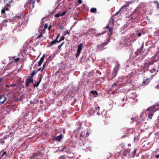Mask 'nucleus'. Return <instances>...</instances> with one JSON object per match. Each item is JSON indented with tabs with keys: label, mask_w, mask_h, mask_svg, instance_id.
Here are the masks:
<instances>
[{
	"label": "nucleus",
	"mask_w": 159,
	"mask_h": 159,
	"mask_svg": "<svg viewBox=\"0 0 159 159\" xmlns=\"http://www.w3.org/2000/svg\"><path fill=\"white\" fill-rule=\"evenodd\" d=\"M89 135V134L88 130H84V129L82 128L80 134V139L82 140L84 138L87 137Z\"/></svg>",
	"instance_id": "1"
},
{
	"label": "nucleus",
	"mask_w": 159,
	"mask_h": 159,
	"mask_svg": "<svg viewBox=\"0 0 159 159\" xmlns=\"http://www.w3.org/2000/svg\"><path fill=\"white\" fill-rule=\"evenodd\" d=\"M111 21V22H110L109 23L106 27V28L107 29L109 32L111 34L113 31L114 24L113 19L112 17H111L110 19V21Z\"/></svg>",
	"instance_id": "2"
},
{
	"label": "nucleus",
	"mask_w": 159,
	"mask_h": 159,
	"mask_svg": "<svg viewBox=\"0 0 159 159\" xmlns=\"http://www.w3.org/2000/svg\"><path fill=\"white\" fill-rule=\"evenodd\" d=\"M70 147L67 145L66 146H62L60 147V151L61 152H65L68 154L70 152Z\"/></svg>",
	"instance_id": "3"
},
{
	"label": "nucleus",
	"mask_w": 159,
	"mask_h": 159,
	"mask_svg": "<svg viewBox=\"0 0 159 159\" xmlns=\"http://www.w3.org/2000/svg\"><path fill=\"white\" fill-rule=\"evenodd\" d=\"M155 108V106H153L148 107L147 109V111H150L151 112L150 113H148V117L147 120H148L149 119H152V117L154 114L153 110Z\"/></svg>",
	"instance_id": "4"
},
{
	"label": "nucleus",
	"mask_w": 159,
	"mask_h": 159,
	"mask_svg": "<svg viewBox=\"0 0 159 159\" xmlns=\"http://www.w3.org/2000/svg\"><path fill=\"white\" fill-rule=\"evenodd\" d=\"M42 78V74H39L38 77V78L37 80V81H36L35 84H34V87H35V86L37 87L39 86V83L41 81Z\"/></svg>",
	"instance_id": "5"
},
{
	"label": "nucleus",
	"mask_w": 159,
	"mask_h": 159,
	"mask_svg": "<svg viewBox=\"0 0 159 159\" xmlns=\"http://www.w3.org/2000/svg\"><path fill=\"white\" fill-rule=\"evenodd\" d=\"M83 48V45L82 43L80 44L78 46L77 52L75 55L76 57H78L79 56Z\"/></svg>",
	"instance_id": "6"
},
{
	"label": "nucleus",
	"mask_w": 159,
	"mask_h": 159,
	"mask_svg": "<svg viewBox=\"0 0 159 159\" xmlns=\"http://www.w3.org/2000/svg\"><path fill=\"white\" fill-rule=\"evenodd\" d=\"M81 129L82 128L80 127L74 131L73 133L76 138L80 137V131H81Z\"/></svg>",
	"instance_id": "7"
},
{
	"label": "nucleus",
	"mask_w": 159,
	"mask_h": 159,
	"mask_svg": "<svg viewBox=\"0 0 159 159\" xmlns=\"http://www.w3.org/2000/svg\"><path fill=\"white\" fill-rule=\"evenodd\" d=\"M128 42L127 39H122L120 43V48H123L124 47L128 45Z\"/></svg>",
	"instance_id": "8"
},
{
	"label": "nucleus",
	"mask_w": 159,
	"mask_h": 159,
	"mask_svg": "<svg viewBox=\"0 0 159 159\" xmlns=\"http://www.w3.org/2000/svg\"><path fill=\"white\" fill-rule=\"evenodd\" d=\"M93 33V34L96 37H98L99 35H102L105 33V31L102 32V33H98L95 29H92L90 30Z\"/></svg>",
	"instance_id": "9"
},
{
	"label": "nucleus",
	"mask_w": 159,
	"mask_h": 159,
	"mask_svg": "<svg viewBox=\"0 0 159 159\" xmlns=\"http://www.w3.org/2000/svg\"><path fill=\"white\" fill-rule=\"evenodd\" d=\"M26 87H28L30 83H33V78L31 77L27 78L26 80Z\"/></svg>",
	"instance_id": "10"
},
{
	"label": "nucleus",
	"mask_w": 159,
	"mask_h": 159,
	"mask_svg": "<svg viewBox=\"0 0 159 159\" xmlns=\"http://www.w3.org/2000/svg\"><path fill=\"white\" fill-rule=\"evenodd\" d=\"M156 57H153L151 59V60L148 62V64L149 65H152L155 62H157L158 61V58H156Z\"/></svg>",
	"instance_id": "11"
},
{
	"label": "nucleus",
	"mask_w": 159,
	"mask_h": 159,
	"mask_svg": "<svg viewBox=\"0 0 159 159\" xmlns=\"http://www.w3.org/2000/svg\"><path fill=\"white\" fill-rule=\"evenodd\" d=\"M62 137V135L60 134L58 136H54L53 138V139L55 141L59 142L61 140Z\"/></svg>",
	"instance_id": "12"
},
{
	"label": "nucleus",
	"mask_w": 159,
	"mask_h": 159,
	"mask_svg": "<svg viewBox=\"0 0 159 159\" xmlns=\"http://www.w3.org/2000/svg\"><path fill=\"white\" fill-rule=\"evenodd\" d=\"M138 15L136 13H133L132 16L130 17L129 20L133 21L137 18Z\"/></svg>",
	"instance_id": "13"
},
{
	"label": "nucleus",
	"mask_w": 159,
	"mask_h": 159,
	"mask_svg": "<svg viewBox=\"0 0 159 159\" xmlns=\"http://www.w3.org/2000/svg\"><path fill=\"white\" fill-rule=\"evenodd\" d=\"M45 54H44L43 56L41 58L40 60L38 63V66H40L44 60V57L45 56Z\"/></svg>",
	"instance_id": "14"
},
{
	"label": "nucleus",
	"mask_w": 159,
	"mask_h": 159,
	"mask_svg": "<svg viewBox=\"0 0 159 159\" xmlns=\"http://www.w3.org/2000/svg\"><path fill=\"white\" fill-rule=\"evenodd\" d=\"M66 11L63 12L62 13H61V12H60L58 13L55 14L54 16L56 17H58L60 16H64L66 13Z\"/></svg>",
	"instance_id": "15"
},
{
	"label": "nucleus",
	"mask_w": 159,
	"mask_h": 159,
	"mask_svg": "<svg viewBox=\"0 0 159 159\" xmlns=\"http://www.w3.org/2000/svg\"><path fill=\"white\" fill-rule=\"evenodd\" d=\"M6 99V97L4 95H0V99H2V101L0 100V103L3 104L5 101Z\"/></svg>",
	"instance_id": "16"
},
{
	"label": "nucleus",
	"mask_w": 159,
	"mask_h": 159,
	"mask_svg": "<svg viewBox=\"0 0 159 159\" xmlns=\"http://www.w3.org/2000/svg\"><path fill=\"white\" fill-rule=\"evenodd\" d=\"M120 64H118L117 66H116L114 68V70L116 74L117 73V72L119 69Z\"/></svg>",
	"instance_id": "17"
},
{
	"label": "nucleus",
	"mask_w": 159,
	"mask_h": 159,
	"mask_svg": "<svg viewBox=\"0 0 159 159\" xmlns=\"http://www.w3.org/2000/svg\"><path fill=\"white\" fill-rule=\"evenodd\" d=\"M27 5L30 10H32L34 7V5H33V4H31L30 2L27 3Z\"/></svg>",
	"instance_id": "18"
},
{
	"label": "nucleus",
	"mask_w": 159,
	"mask_h": 159,
	"mask_svg": "<svg viewBox=\"0 0 159 159\" xmlns=\"http://www.w3.org/2000/svg\"><path fill=\"white\" fill-rule=\"evenodd\" d=\"M38 156V154L36 153H34L31 156L29 157V159H35L36 158V159H38L37 158Z\"/></svg>",
	"instance_id": "19"
},
{
	"label": "nucleus",
	"mask_w": 159,
	"mask_h": 159,
	"mask_svg": "<svg viewBox=\"0 0 159 159\" xmlns=\"http://www.w3.org/2000/svg\"><path fill=\"white\" fill-rule=\"evenodd\" d=\"M0 154L1 155L0 158L3 157L4 156H5V157L7 156V152L6 151L1 152L0 153Z\"/></svg>",
	"instance_id": "20"
},
{
	"label": "nucleus",
	"mask_w": 159,
	"mask_h": 159,
	"mask_svg": "<svg viewBox=\"0 0 159 159\" xmlns=\"http://www.w3.org/2000/svg\"><path fill=\"white\" fill-rule=\"evenodd\" d=\"M149 80V78L146 79L145 80H144L142 82L143 84L144 85H146L149 84V82L148 81Z\"/></svg>",
	"instance_id": "21"
},
{
	"label": "nucleus",
	"mask_w": 159,
	"mask_h": 159,
	"mask_svg": "<svg viewBox=\"0 0 159 159\" xmlns=\"http://www.w3.org/2000/svg\"><path fill=\"white\" fill-rule=\"evenodd\" d=\"M99 110H100V107H99L98 106L95 107V112H97V114L98 115H100V113L99 112Z\"/></svg>",
	"instance_id": "22"
},
{
	"label": "nucleus",
	"mask_w": 159,
	"mask_h": 159,
	"mask_svg": "<svg viewBox=\"0 0 159 159\" xmlns=\"http://www.w3.org/2000/svg\"><path fill=\"white\" fill-rule=\"evenodd\" d=\"M56 43H57V41L55 39L52 41L51 42L50 44L49 45V47H51L52 45L55 44Z\"/></svg>",
	"instance_id": "23"
},
{
	"label": "nucleus",
	"mask_w": 159,
	"mask_h": 159,
	"mask_svg": "<svg viewBox=\"0 0 159 159\" xmlns=\"http://www.w3.org/2000/svg\"><path fill=\"white\" fill-rule=\"evenodd\" d=\"M91 93L94 95V97L97 96L98 95V92L96 91H91Z\"/></svg>",
	"instance_id": "24"
},
{
	"label": "nucleus",
	"mask_w": 159,
	"mask_h": 159,
	"mask_svg": "<svg viewBox=\"0 0 159 159\" xmlns=\"http://www.w3.org/2000/svg\"><path fill=\"white\" fill-rule=\"evenodd\" d=\"M37 71L35 70H34L31 74V77L33 78V76L35 75L37 73Z\"/></svg>",
	"instance_id": "25"
},
{
	"label": "nucleus",
	"mask_w": 159,
	"mask_h": 159,
	"mask_svg": "<svg viewBox=\"0 0 159 159\" xmlns=\"http://www.w3.org/2000/svg\"><path fill=\"white\" fill-rule=\"evenodd\" d=\"M129 4H126L124 5L120 9V10H122L124 8H125L126 7H128L129 6Z\"/></svg>",
	"instance_id": "26"
},
{
	"label": "nucleus",
	"mask_w": 159,
	"mask_h": 159,
	"mask_svg": "<svg viewBox=\"0 0 159 159\" xmlns=\"http://www.w3.org/2000/svg\"><path fill=\"white\" fill-rule=\"evenodd\" d=\"M136 152V150L134 149V151L133 152H131L132 156H131V157H132V158L134 157H135V156Z\"/></svg>",
	"instance_id": "27"
},
{
	"label": "nucleus",
	"mask_w": 159,
	"mask_h": 159,
	"mask_svg": "<svg viewBox=\"0 0 159 159\" xmlns=\"http://www.w3.org/2000/svg\"><path fill=\"white\" fill-rule=\"evenodd\" d=\"M90 11L92 13H95L96 12L97 10L95 8H92L91 9Z\"/></svg>",
	"instance_id": "28"
},
{
	"label": "nucleus",
	"mask_w": 159,
	"mask_h": 159,
	"mask_svg": "<svg viewBox=\"0 0 159 159\" xmlns=\"http://www.w3.org/2000/svg\"><path fill=\"white\" fill-rule=\"evenodd\" d=\"M12 59H14V61L15 62V63L17 62L20 60L19 58L17 57L16 58H14V57H12Z\"/></svg>",
	"instance_id": "29"
},
{
	"label": "nucleus",
	"mask_w": 159,
	"mask_h": 159,
	"mask_svg": "<svg viewBox=\"0 0 159 159\" xmlns=\"http://www.w3.org/2000/svg\"><path fill=\"white\" fill-rule=\"evenodd\" d=\"M141 49L142 48H140V49H138V50L136 52H135V53L136 54V55H138L140 54L141 52H140V51L141 50Z\"/></svg>",
	"instance_id": "30"
},
{
	"label": "nucleus",
	"mask_w": 159,
	"mask_h": 159,
	"mask_svg": "<svg viewBox=\"0 0 159 159\" xmlns=\"http://www.w3.org/2000/svg\"><path fill=\"white\" fill-rule=\"evenodd\" d=\"M130 151V150L129 149H128L124 151V153L127 154L128 153H129Z\"/></svg>",
	"instance_id": "31"
},
{
	"label": "nucleus",
	"mask_w": 159,
	"mask_h": 159,
	"mask_svg": "<svg viewBox=\"0 0 159 159\" xmlns=\"http://www.w3.org/2000/svg\"><path fill=\"white\" fill-rule=\"evenodd\" d=\"M65 39V37L64 36H63L61 39H60L59 41H57V43H59L61 42L62 40H63Z\"/></svg>",
	"instance_id": "32"
},
{
	"label": "nucleus",
	"mask_w": 159,
	"mask_h": 159,
	"mask_svg": "<svg viewBox=\"0 0 159 159\" xmlns=\"http://www.w3.org/2000/svg\"><path fill=\"white\" fill-rule=\"evenodd\" d=\"M59 159H66V158L65 156H61L59 157Z\"/></svg>",
	"instance_id": "33"
},
{
	"label": "nucleus",
	"mask_w": 159,
	"mask_h": 159,
	"mask_svg": "<svg viewBox=\"0 0 159 159\" xmlns=\"http://www.w3.org/2000/svg\"><path fill=\"white\" fill-rule=\"evenodd\" d=\"M153 2L154 3H155L157 4V7L159 9V4L158 2L157 1H154V2Z\"/></svg>",
	"instance_id": "34"
},
{
	"label": "nucleus",
	"mask_w": 159,
	"mask_h": 159,
	"mask_svg": "<svg viewBox=\"0 0 159 159\" xmlns=\"http://www.w3.org/2000/svg\"><path fill=\"white\" fill-rule=\"evenodd\" d=\"M64 44V42H62L60 45H59L58 46V48H59V49H60V48H61L62 46Z\"/></svg>",
	"instance_id": "35"
},
{
	"label": "nucleus",
	"mask_w": 159,
	"mask_h": 159,
	"mask_svg": "<svg viewBox=\"0 0 159 159\" xmlns=\"http://www.w3.org/2000/svg\"><path fill=\"white\" fill-rule=\"evenodd\" d=\"M48 27V24L45 23L44 25V28L45 29H46Z\"/></svg>",
	"instance_id": "36"
},
{
	"label": "nucleus",
	"mask_w": 159,
	"mask_h": 159,
	"mask_svg": "<svg viewBox=\"0 0 159 159\" xmlns=\"http://www.w3.org/2000/svg\"><path fill=\"white\" fill-rule=\"evenodd\" d=\"M142 34V33L141 32H139L137 33V36L138 37H140L141 36Z\"/></svg>",
	"instance_id": "37"
},
{
	"label": "nucleus",
	"mask_w": 159,
	"mask_h": 159,
	"mask_svg": "<svg viewBox=\"0 0 159 159\" xmlns=\"http://www.w3.org/2000/svg\"><path fill=\"white\" fill-rule=\"evenodd\" d=\"M121 10H120V9L119 10V11H117V12H116L114 15V16H116V15H118L119 13H120V11H121Z\"/></svg>",
	"instance_id": "38"
},
{
	"label": "nucleus",
	"mask_w": 159,
	"mask_h": 159,
	"mask_svg": "<svg viewBox=\"0 0 159 159\" xmlns=\"http://www.w3.org/2000/svg\"><path fill=\"white\" fill-rule=\"evenodd\" d=\"M60 35V34H57V36L56 37V39H55L57 41V40L59 38Z\"/></svg>",
	"instance_id": "39"
},
{
	"label": "nucleus",
	"mask_w": 159,
	"mask_h": 159,
	"mask_svg": "<svg viewBox=\"0 0 159 159\" xmlns=\"http://www.w3.org/2000/svg\"><path fill=\"white\" fill-rule=\"evenodd\" d=\"M42 67L39 68V69H38V70H37V71L38 72V71H40V70H41V71L42 72L43 71V70H42Z\"/></svg>",
	"instance_id": "40"
},
{
	"label": "nucleus",
	"mask_w": 159,
	"mask_h": 159,
	"mask_svg": "<svg viewBox=\"0 0 159 159\" xmlns=\"http://www.w3.org/2000/svg\"><path fill=\"white\" fill-rule=\"evenodd\" d=\"M46 66L45 63H44L43 65V67H42V70H43V69Z\"/></svg>",
	"instance_id": "41"
},
{
	"label": "nucleus",
	"mask_w": 159,
	"mask_h": 159,
	"mask_svg": "<svg viewBox=\"0 0 159 159\" xmlns=\"http://www.w3.org/2000/svg\"><path fill=\"white\" fill-rule=\"evenodd\" d=\"M66 34H67L68 35H69L70 34V31H69L68 30H67L66 31Z\"/></svg>",
	"instance_id": "42"
},
{
	"label": "nucleus",
	"mask_w": 159,
	"mask_h": 159,
	"mask_svg": "<svg viewBox=\"0 0 159 159\" xmlns=\"http://www.w3.org/2000/svg\"><path fill=\"white\" fill-rule=\"evenodd\" d=\"M1 12L3 14H4L5 13V10L4 9H2V10Z\"/></svg>",
	"instance_id": "43"
},
{
	"label": "nucleus",
	"mask_w": 159,
	"mask_h": 159,
	"mask_svg": "<svg viewBox=\"0 0 159 159\" xmlns=\"http://www.w3.org/2000/svg\"><path fill=\"white\" fill-rule=\"evenodd\" d=\"M138 116H136L135 117V120H134L136 122H137L138 121Z\"/></svg>",
	"instance_id": "44"
},
{
	"label": "nucleus",
	"mask_w": 159,
	"mask_h": 159,
	"mask_svg": "<svg viewBox=\"0 0 159 159\" xmlns=\"http://www.w3.org/2000/svg\"><path fill=\"white\" fill-rule=\"evenodd\" d=\"M20 17L19 16H17L15 17V19H19L20 18Z\"/></svg>",
	"instance_id": "45"
},
{
	"label": "nucleus",
	"mask_w": 159,
	"mask_h": 159,
	"mask_svg": "<svg viewBox=\"0 0 159 159\" xmlns=\"http://www.w3.org/2000/svg\"><path fill=\"white\" fill-rule=\"evenodd\" d=\"M51 27H52V26L51 25H50L48 27V30H50L51 29Z\"/></svg>",
	"instance_id": "46"
},
{
	"label": "nucleus",
	"mask_w": 159,
	"mask_h": 159,
	"mask_svg": "<svg viewBox=\"0 0 159 159\" xmlns=\"http://www.w3.org/2000/svg\"><path fill=\"white\" fill-rule=\"evenodd\" d=\"M78 3L79 4H81L82 3L81 0H78Z\"/></svg>",
	"instance_id": "47"
},
{
	"label": "nucleus",
	"mask_w": 159,
	"mask_h": 159,
	"mask_svg": "<svg viewBox=\"0 0 159 159\" xmlns=\"http://www.w3.org/2000/svg\"><path fill=\"white\" fill-rule=\"evenodd\" d=\"M1 143L3 144L4 143V141L3 140H2L1 141H0Z\"/></svg>",
	"instance_id": "48"
},
{
	"label": "nucleus",
	"mask_w": 159,
	"mask_h": 159,
	"mask_svg": "<svg viewBox=\"0 0 159 159\" xmlns=\"http://www.w3.org/2000/svg\"><path fill=\"white\" fill-rule=\"evenodd\" d=\"M16 84H12V85H10V86H14V87H15V86Z\"/></svg>",
	"instance_id": "49"
},
{
	"label": "nucleus",
	"mask_w": 159,
	"mask_h": 159,
	"mask_svg": "<svg viewBox=\"0 0 159 159\" xmlns=\"http://www.w3.org/2000/svg\"><path fill=\"white\" fill-rule=\"evenodd\" d=\"M156 157L158 158L159 157V155H156Z\"/></svg>",
	"instance_id": "50"
},
{
	"label": "nucleus",
	"mask_w": 159,
	"mask_h": 159,
	"mask_svg": "<svg viewBox=\"0 0 159 159\" xmlns=\"http://www.w3.org/2000/svg\"><path fill=\"white\" fill-rule=\"evenodd\" d=\"M6 86L8 88H9L10 87V86H9V85H6Z\"/></svg>",
	"instance_id": "51"
},
{
	"label": "nucleus",
	"mask_w": 159,
	"mask_h": 159,
	"mask_svg": "<svg viewBox=\"0 0 159 159\" xmlns=\"http://www.w3.org/2000/svg\"><path fill=\"white\" fill-rule=\"evenodd\" d=\"M35 3V1H33L31 3V4H33V5H34Z\"/></svg>",
	"instance_id": "52"
},
{
	"label": "nucleus",
	"mask_w": 159,
	"mask_h": 159,
	"mask_svg": "<svg viewBox=\"0 0 159 159\" xmlns=\"http://www.w3.org/2000/svg\"><path fill=\"white\" fill-rule=\"evenodd\" d=\"M155 109H157V110H159V106L157 107V108H156Z\"/></svg>",
	"instance_id": "53"
},
{
	"label": "nucleus",
	"mask_w": 159,
	"mask_h": 159,
	"mask_svg": "<svg viewBox=\"0 0 159 159\" xmlns=\"http://www.w3.org/2000/svg\"><path fill=\"white\" fill-rule=\"evenodd\" d=\"M131 120L133 121H134V118L133 117H132L131 118Z\"/></svg>",
	"instance_id": "54"
},
{
	"label": "nucleus",
	"mask_w": 159,
	"mask_h": 159,
	"mask_svg": "<svg viewBox=\"0 0 159 159\" xmlns=\"http://www.w3.org/2000/svg\"><path fill=\"white\" fill-rule=\"evenodd\" d=\"M153 70L154 71H156V69H155V68H153Z\"/></svg>",
	"instance_id": "55"
},
{
	"label": "nucleus",
	"mask_w": 159,
	"mask_h": 159,
	"mask_svg": "<svg viewBox=\"0 0 159 159\" xmlns=\"http://www.w3.org/2000/svg\"><path fill=\"white\" fill-rule=\"evenodd\" d=\"M159 88V86L158 85L157 86H156V88Z\"/></svg>",
	"instance_id": "56"
},
{
	"label": "nucleus",
	"mask_w": 159,
	"mask_h": 159,
	"mask_svg": "<svg viewBox=\"0 0 159 159\" xmlns=\"http://www.w3.org/2000/svg\"><path fill=\"white\" fill-rule=\"evenodd\" d=\"M124 98H123L122 100V101H124Z\"/></svg>",
	"instance_id": "57"
},
{
	"label": "nucleus",
	"mask_w": 159,
	"mask_h": 159,
	"mask_svg": "<svg viewBox=\"0 0 159 159\" xmlns=\"http://www.w3.org/2000/svg\"><path fill=\"white\" fill-rule=\"evenodd\" d=\"M76 24V22H75L74 23V25H75V24Z\"/></svg>",
	"instance_id": "58"
},
{
	"label": "nucleus",
	"mask_w": 159,
	"mask_h": 159,
	"mask_svg": "<svg viewBox=\"0 0 159 159\" xmlns=\"http://www.w3.org/2000/svg\"><path fill=\"white\" fill-rule=\"evenodd\" d=\"M124 104H125V103L124 104V105H123L122 106V107L124 106Z\"/></svg>",
	"instance_id": "59"
},
{
	"label": "nucleus",
	"mask_w": 159,
	"mask_h": 159,
	"mask_svg": "<svg viewBox=\"0 0 159 159\" xmlns=\"http://www.w3.org/2000/svg\"><path fill=\"white\" fill-rule=\"evenodd\" d=\"M141 116H142V114H140V116H141Z\"/></svg>",
	"instance_id": "60"
},
{
	"label": "nucleus",
	"mask_w": 159,
	"mask_h": 159,
	"mask_svg": "<svg viewBox=\"0 0 159 159\" xmlns=\"http://www.w3.org/2000/svg\"><path fill=\"white\" fill-rule=\"evenodd\" d=\"M141 120H143V119H141Z\"/></svg>",
	"instance_id": "61"
},
{
	"label": "nucleus",
	"mask_w": 159,
	"mask_h": 159,
	"mask_svg": "<svg viewBox=\"0 0 159 159\" xmlns=\"http://www.w3.org/2000/svg\"><path fill=\"white\" fill-rule=\"evenodd\" d=\"M158 59L159 58V57H158Z\"/></svg>",
	"instance_id": "62"
}]
</instances>
